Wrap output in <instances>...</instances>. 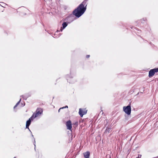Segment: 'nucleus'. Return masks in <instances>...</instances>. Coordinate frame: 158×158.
I'll return each instance as SVG.
<instances>
[{
	"mask_svg": "<svg viewBox=\"0 0 158 158\" xmlns=\"http://www.w3.org/2000/svg\"><path fill=\"white\" fill-rule=\"evenodd\" d=\"M87 0H84L76 9L73 11V13L74 15L79 18L84 13L86 9V3Z\"/></svg>",
	"mask_w": 158,
	"mask_h": 158,
	"instance_id": "obj_1",
	"label": "nucleus"
},
{
	"mask_svg": "<svg viewBox=\"0 0 158 158\" xmlns=\"http://www.w3.org/2000/svg\"><path fill=\"white\" fill-rule=\"evenodd\" d=\"M123 111L128 115L131 114V108L130 104H129L127 106H124L123 108Z\"/></svg>",
	"mask_w": 158,
	"mask_h": 158,
	"instance_id": "obj_2",
	"label": "nucleus"
},
{
	"mask_svg": "<svg viewBox=\"0 0 158 158\" xmlns=\"http://www.w3.org/2000/svg\"><path fill=\"white\" fill-rule=\"evenodd\" d=\"M43 112L42 109H38L36 110L35 114H33L31 117V118H33V119L37 117L40 115Z\"/></svg>",
	"mask_w": 158,
	"mask_h": 158,
	"instance_id": "obj_3",
	"label": "nucleus"
},
{
	"mask_svg": "<svg viewBox=\"0 0 158 158\" xmlns=\"http://www.w3.org/2000/svg\"><path fill=\"white\" fill-rule=\"evenodd\" d=\"M87 112V110L85 109L80 108L79 109V114L80 116L82 117L84 115L86 114Z\"/></svg>",
	"mask_w": 158,
	"mask_h": 158,
	"instance_id": "obj_4",
	"label": "nucleus"
},
{
	"mask_svg": "<svg viewBox=\"0 0 158 158\" xmlns=\"http://www.w3.org/2000/svg\"><path fill=\"white\" fill-rule=\"evenodd\" d=\"M66 125L67 127V129L71 131L72 127V123L70 120H69L66 122Z\"/></svg>",
	"mask_w": 158,
	"mask_h": 158,
	"instance_id": "obj_5",
	"label": "nucleus"
},
{
	"mask_svg": "<svg viewBox=\"0 0 158 158\" xmlns=\"http://www.w3.org/2000/svg\"><path fill=\"white\" fill-rule=\"evenodd\" d=\"M155 73L154 71V70H153V69H151L149 71V77H152L154 75Z\"/></svg>",
	"mask_w": 158,
	"mask_h": 158,
	"instance_id": "obj_6",
	"label": "nucleus"
},
{
	"mask_svg": "<svg viewBox=\"0 0 158 158\" xmlns=\"http://www.w3.org/2000/svg\"><path fill=\"white\" fill-rule=\"evenodd\" d=\"M33 118H31V117L29 118V120L26 122V128H29V126L30 125L31 123V120H32Z\"/></svg>",
	"mask_w": 158,
	"mask_h": 158,
	"instance_id": "obj_7",
	"label": "nucleus"
},
{
	"mask_svg": "<svg viewBox=\"0 0 158 158\" xmlns=\"http://www.w3.org/2000/svg\"><path fill=\"white\" fill-rule=\"evenodd\" d=\"M68 24L66 22H64L62 24V27H61L60 31H62L63 29L65 28L67 26Z\"/></svg>",
	"mask_w": 158,
	"mask_h": 158,
	"instance_id": "obj_8",
	"label": "nucleus"
},
{
	"mask_svg": "<svg viewBox=\"0 0 158 158\" xmlns=\"http://www.w3.org/2000/svg\"><path fill=\"white\" fill-rule=\"evenodd\" d=\"M84 157L85 158H89L90 155V152H86L83 153Z\"/></svg>",
	"mask_w": 158,
	"mask_h": 158,
	"instance_id": "obj_9",
	"label": "nucleus"
},
{
	"mask_svg": "<svg viewBox=\"0 0 158 158\" xmlns=\"http://www.w3.org/2000/svg\"><path fill=\"white\" fill-rule=\"evenodd\" d=\"M21 98H20L19 101L17 103L16 105L14 106V108H15L16 107L18 106V105L19 104V103L21 101Z\"/></svg>",
	"mask_w": 158,
	"mask_h": 158,
	"instance_id": "obj_10",
	"label": "nucleus"
},
{
	"mask_svg": "<svg viewBox=\"0 0 158 158\" xmlns=\"http://www.w3.org/2000/svg\"><path fill=\"white\" fill-rule=\"evenodd\" d=\"M111 129L110 128V127H107V128L106 129V132H109L110 130Z\"/></svg>",
	"mask_w": 158,
	"mask_h": 158,
	"instance_id": "obj_11",
	"label": "nucleus"
},
{
	"mask_svg": "<svg viewBox=\"0 0 158 158\" xmlns=\"http://www.w3.org/2000/svg\"><path fill=\"white\" fill-rule=\"evenodd\" d=\"M153 69L155 73L158 72V68H157L154 69Z\"/></svg>",
	"mask_w": 158,
	"mask_h": 158,
	"instance_id": "obj_12",
	"label": "nucleus"
},
{
	"mask_svg": "<svg viewBox=\"0 0 158 158\" xmlns=\"http://www.w3.org/2000/svg\"><path fill=\"white\" fill-rule=\"evenodd\" d=\"M2 5H3V6H2V5H1V6H3V7H4V6H6V4H5V3H3V2H2Z\"/></svg>",
	"mask_w": 158,
	"mask_h": 158,
	"instance_id": "obj_13",
	"label": "nucleus"
},
{
	"mask_svg": "<svg viewBox=\"0 0 158 158\" xmlns=\"http://www.w3.org/2000/svg\"><path fill=\"white\" fill-rule=\"evenodd\" d=\"M68 108V106H64V107H63L62 108V109H63V108Z\"/></svg>",
	"mask_w": 158,
	"mask_h": 158,
	"instance_id": "obj_14",
	"label": "nucleus"
},
{
	"mask_svg": "<svg viewBox=\"0 0 158 158\" xmlns=\"http://www.w3.org/2000/svg\"><path fill=\"white\" fill-rule=\"evenodd\" d=\"M90 56L89 55H87L86 56V57L87 58H88Z\"/></svg>",
	"mask_w": 158,
	"mask_h": 158,
	"instance_id": "obj_15",
	"label": "nucleus"
},
{
	"mask_svg": "<svg viewBox=\"0 0 158 158\" xmlns=\"http://www.w3.org/2000/svg\"><path fill=\"white\" fill-rule=\"evenodd\" d=\"M141 156V155H139V156H138V158H140Z\"/></svg>",
	"mask_w": 158,
	"mask_h": 158,
	"instance_id": "obj_16",
	"label": "nucleus"
},
{
	"mask_svg": "<svg viewBox=\"0 0 158 158\" xmlns=\"http://www.w3.org/2000/svg\"><path fill=\"white\" fill-rule=\"evenodd\" d=\"M22 98H24V99H26V98H24V97H23V95H22Z\"/></svg>",
	"mask_w": 158,
	"mask_h": 158,
	"instance_id": "obj_17",
	"label": "nucleus"
},
{
	"mask_svg": "<svg viewBox=\"0 0 158 158\" xmlns=\"http://www.w3.org/2000/svg\"><path fill=\"white\" fill-rule=\"evenodd\" d=\"M61 109H62V108H60L59 110H58V111L59 112L60 111V110Z\"/></svg>",
	"mask_w": 158,
	"mask_h": 158,
	"instance_id": "obj_18",
	"label": "nucleus"
},
{
	"mask_svg": "<svg viewBox=\"0 0 158 158\" xmlns=\"http://www.w3.org/2000/svg\"><path fill=\"white\" fill-rule=\"evenodd\" d=\"M34 145H35V144H34Z\"/></svg>",
	"mask_w": 158,
	"mask_h": 158,
	"instance_id": "obj_19",
	"label": "nucleus"
}]
</instances>
